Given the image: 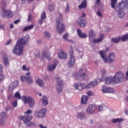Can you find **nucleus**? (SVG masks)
I'll use <instances>...</instances> for the list:
<instances>
[{"instance_id": "f257e3e1", "label": "nucleus", "mask_w": 128, "mask_h": 128, "mask_svg": "<svg viewBox=\"0 0 128 128\" xmlns=\"http://www.w3.org/2000/svg\"><path fill=\"white\" fill-rule=\"evenodd\" d=\"M118 2V0H111V7L112 8H115L116 12H117V16L118 18H124L126 16L124 12H128V2H124L120 3L118 8H116V4Z\"/></svg>"}, {"instance_id": "f03ea898", "label": "nucleus", "mask_w": 128, "mask_h": 128, "mask_svg": "<svg viewBox=\"0 0 128 128\" xmlns=\"http://www.w3.org/2000/svg\"><path fill=\"white\" fill-rule=\"evenodd\" d=\"M30 40V35L26 34L23 38H21L17 42V44L14 49L12 52L16 56H22L24 50V46Z\"/></svg>"}, {"instance_id": "7ed1b4c3", "label": "nucleus", "mask_w": 128, "mask_h": 128, "mask_svg": "<svg viewBox=\"0 0 128 128\" xmlns=\"http://www.w3.org/2000/svg\"><path fill=\"white\" fill-rule=\"evenodd\" d=\"M62 22V15L59 14V18L56 19V22L57 24L56 31L58 34L64 32L66 30L64 24Z\"/></svg>"}, {"instance_id": "20e7f679", "label": "nucleus", "mask_w": 128, "mask_h": 128, "mask_svg": "<svg viewBox=\"0 0 128 128\" xmlns=\"http://www.w3.org/2000/svg\"><path fill=\"white\" fill-rule=\"evenodd\" d=\"M22 100L25 104H26L28 103L29 108H32L36 104L34 100L31 96L26 97V96H22Z\"/></svg>"}, {"instance_id": "39448f33", "label": "nucleus", "mask_w": 128, "mask_h": 128, "mask_svg": "<svg viewBox=\"0 0 128 128\" xmlns=\"http://www.w3.org/2000/svg\"><path fill=\"white\" fill-rule=\"evenodd\" d=\"M124 78V73L122 72H117L114 77L113 78V80L114 82L116 84H120V82H122Z\"/></svg>"}, {"instance_id": "423d86ee", "label": "nucleus", "mask_w": 128, "mask_h": 128, "mask_svg": "<svg viewBox=\"0 0 128 128\" xmlns=\"http://www.w3.org/2000/svg\"><path fill=\"white\" fill-rule=\"evenodd\" d=\"M69 56L70 58L68 62V66L70 68H72V66H74V65L76 64V60H74V50L72 49V46H70V47Z\"/></svg>"}, {"instance_id": "0eeeda50", "label": "nucleus", "mask_w": 128, "mask_h": 128, "mask_svg": "<svg viewBox=\"0 0 128 128\" xmlns=\"http://www.w3.org/2000/svg\"><path fill=\"white\" fill-rule=\"evenodd\" d=\"M56 90L58 94H62V86L64 84L62 83V80L60 76H56Z\"/></svg>"}, {"instance_id": "6e6552de", "label": "nucleus", "mask_w": 128, "mask_h": 128, "mask_svg": "<svg viewBox=\"0 0 128 128\" xmlns=\"http://www.w3.org/2000/svg\"><path fill=\"white\" fill-rule=\"evenodd\" d=\"M46 110L42 108L39 111H36L34 112V116L37 118H46Z\"/></svg>"}, {"instance_id": "1a4fd4ad", "label": "nucleus", "mask_w": 128, "mask_h": 128, "mask_svg": "<svg viewBox=\"0 0 128 128\" xmlns=\"http://www.w3.org/2000/svg\"><path fill=\"white\" fill-rule=\"evenodd\" d=\"M20 118L23 122L24 124L26 126H27L30 120H32V116L30 115H24L22 116H20Z\"/></svg>"}, {"instance_id": "9d476101", "label": "nucleus", "mask_w": 128, "mask_h": 128, "mask_svg": "<svg viewBox=\"0 0 128 128\" xmlns=\"http://www.w3.org/2000/svg\"><path fill=\"white\" fill-rule=\"evenodd\" d=\"M116 54L114 53H111L110 54V55L106 57V61H104V62H108L109 64H112V62H114Z\"/></svg>"}, {"instance_id": "9b49d317", "label": "nucleus", "mask_w": 128, "mask_h": 128, "mask_svg": "<svg viewBox=\"0 0 128 128\" xmlns=\"http://www.w3.org/2000/svg\"><path fill=\"white\" fill-rule=\"evenodd\" d=\"M96 106L94 104H90L87 108H86V112L89 114H92L94 112L96 109Z\"/></svg>"}, {"instance_id": "f8f14e48", "label": "nucleus", "mask_w": 128, "mask_h": 128, "mask_svg": "<svg viewBox=\"0 0 128 128\" xmlns=\"http://www.w3.org/2000/svg\"><path fill=\"white\" fill-rule=\"evenodd\" d=\"M58 62L56 60L54 64H48L47 66L48 70L49 72H54L56 70V68L58 66Z\"/></svg>"}, {"instance_id": "ddd939ff", "label": "nucleus", "mask_w": 128, "mask_h": 128, "mask_svg": "<svg viewBox=\"0 0 128 128\" xmlns=\"http://www.w3.org/2000/svg\"><path fill=\"white\" fill-rule=\"evenodd\" d=\"M77 24L78 26H80L81 28H84L86 26V19H82V18H79L77 20Z\"/></svg>"}, {"instance_id": "4468645a", "label": "nucleus", "mask_w": 128, "mask_h": 128, "mask_svg": "<svg viewBox=\"0 0 128 128\" xmlns=\"http://www.w3.org/2000/svg\"><path fill=\"white\" fill-rule=\"evenodd\" d=\"M42 60H44V58H47L48 60H52V57H50V52H46V51H43L42 52Z\"/></svg>"}, {"instance_id": "2eb2a0df", "label": "nucleus", "mask_w": 128, "mask_h": 128, "mask_svg": "<svg viewBox=\"0 0 128 128\" xmlns=\"http://www.w3.org/2000/svg\"><path fill=\"white\" fill-rule=\"evenodd\" d=\"M2 12L4 14V16H6L7 18H10L12 16V12L10 10H3Z\"/></svg>"}, {"instance_id": "dca6fc26", "label": "nucleus", "mask_w": 128, "mask_h": 128, "mask_svg": "<svg viewBox=\"0 0 128 128\" xmlns=\"http://www.w3.org/2000/svg\"><path fill=\"white\" fill-rule=\"evenodd\" d=\"M84 84H82L80 82H78L74 85V88L76 90H84Z\"/></svg>"}, {"instance_id": "f3484780", "label": "nucleus", "mask_w": 128, "mask_h": 128, "mask_svg": "<svg viewBox=\"0 0 128 128\" xmlns=\"http://www.w3.org/2000/svg\"><path fill=\"white\" fill-rule=\"evenodd\" d=\"M46 18V12H42L41 14L40 18L38 20V24L42 25L44 24V20Z\"/></svg>"}, {"instance_id": "a211bd4d", "label": "nucleus", "mask_w": 128, "mask_h": 128, "mask_svg": "<svg viewBox=\"0 0 128 128\" xmlns=\"http://www.w3.org/2000/svg\"><path fill=\"white\" fill-rule=\"evenodd\" d=\"M98 84V81H92L87 84L85 86V88H94Z\"/></svg>"}, {"instance_id": "6ab92c4d", "label": "nucleus", "mask_w": 128, "mask_h": 128, "mask_svg": "<svg viewBox=\"0 0 128 128\" xmlns=\"http://www.w3.org/2000/svg\"><path fill=\"white\" fill-rule=\"evenodd\" d=\"M18 83L17 82H14L12 83L9 86L8 90L10 92H12L14 89L16 88L18 86Z\"/></svg>"}, {"instance_id": "aec40b11", "label": "nucleus", "mask_w": 128, "mask_h": 128, "mask_svg": "<svg viewBox=\"0 0 128 128\" xmlns=\"http://www.w3.org/2000/svg\"><path fill=\"white\" fill-rule=\"evenodd\" d=\"M104 40V34H100V38L97 39H94L92 40L93 44H98L101 42H102Z\"/></svg>"}, {"instance_id": "412c9836", "label": "nucleus", "mask_w": 128, "mask_h": 128, "mask_svg": "<svg viewBox=\"0 0 128 128\" xmlns=\"http://www.w3.org/2000/svg\"><path fill=\"white\" fill-rule=\"evenodd\" d=\"M77 34L80 38H86L88 37V36L82 32L80 29L77 30Z\"/></svg>"}, {"instance_id": "4be33fe9", "label": "nucleus", "mask_w": 128, "mask_h": 128, "mask_svg": "<svg viewBox=\"0 0 128 128\" xmlns=\"http://www.w3.org/2000/svg\"><path fill=\"white\" fill-rule=\"evenodd\" d=\"M99 54H100L104 62H106V52L101 50L99 52Z\"/></svg>"}, {"instance_id": "5701e85b", "label": "nucleus", "mask_w": 128, "mask_h": 128, "mask_svg": "<svg viewBox=\"0 0 128 128\" xmlns=\"http://www.w3.org/2000/svg\"><path fill=\"white\" fill-rule=\"evenodd\" d=\"M88 6V2H86V0H84L81 4L78 6V8L80 10H82V8H86V6Z\"/></svg>"}, {"instance_id": "b1692460", "label": "nucleus", "mask_w": 128, "mask_h": 128, "mask_svg": "<svg viewBox=\"0 0 128 128\" xmlns=\"http://www.w3.org/2000/svg\"><path fill=\"white\" fill-rule=\"evenodd\" d=\"M58 56L60 58H62L63 60H66L67 58L66 54L64 52H58Z\"/></svg>"}, {"instance_id": "393cba45", "label": "nucleus", "mask_w": 128, "mask_h": 128, "mask_svg": "<svg viewBox=\"0 0 128 128\" xmlns=\"http://www.w3.org/2000/svg\"><path fill=\"white\" fill-rule=\"evenodd\" d=\"M88 97L86 96H82L81 99V104H88Z\"/></svg>"}, {"instance_id": "a878e982", "label": "nucleus", "mask_w": 128, "mask_h": 128, "mask_svg": "<svg viewBox=\"0 0 128 128\" xmlns=\"http://www.w3.org/2000/svg\"><path fill=\"white\" fill-rule=\"evenodd\" d=\"M82 70H84V69L81 68L79 70V72L78 74V76H80V78H82V79H84V78H86V76H87L88 75H86V74L85 73H82Z\"/></svg>"}, {"instance_id": "bb28decb", "label": "nucleus", "mask_w": 128, "mask_h": 128, "mask_svg": "<svg viewBox=\"0 0 128 128\" xmlns=\"http://www.w3.org/2000/svg\"><path fill=\"white\" fill-rule=\"evenodd\" d=\"M77 118L79 120H82L84 118V112H78L76 115Z\"/></svg>"}, {"instance_id": "cd10ccee", "label": "nucleus", "mask_w": 128, "mask_h": 128, "mask_svg": "<svg viewBox=\"0 0 128 128\" xmlns=\"http://www.w3.org/2000/svg\"><path fill=\"white\" fill-rule=\"evenodd\" d=\"M36 84L39 86H44V81H42V80L40 79V78H38L36 80Z\"/></svg>"}, {"instance_id": "c85d7f7f", "label": "nucleus", "mask_w": 128, "mask_h": 128, "mask_svg": "<svg viewBox=\"0 0 128 128\" xmlns=\"http://www.w3.org/2000/svg\"><path fill=\"white\" fill-rule=\"evenodd\" d=\"M112 76H109L108 77H106L105 78V84H110L112 82Z\"/></svg>"}, {"instance_id": "c756f323", "label": "nucleus", "mask_w": 128, "mask_h": 128, "mask_svg": "<svg viewBox=\"0 0 128 128\" xmlns=\"http://www.w3.org/2000/svg\"><path fill=\"white\" fill-rule=\"evenodd\" d=\"M42 102L43 104L46 106L48 104V98H46V96H43Z\"/></svg>"}, {"instance_id": "7c9ffc66", "label": "nucleus", "mask_w": 128, "mask_h": 128, "mask_svg": "<svg viewBox=\"0 0 128 128\" xmlns=\"http://www.w3.org/2000/svg\"><path fill=\"white\" fill-rule=\"evenodd\" d=\"M34 24H31L28 26H26L23 29V32H27V30H32L34 28Z\"/></svg>"}, {"instance_id": "2f4dec72", "label": "nucleus", "mask_w": 128, "mask_h": 128, "mask_svg": "<svg viewBox=\"0 0 128 128\" xmlns=\"http://www.w3.org/2000/svg\"><path fill=\"white\" fill-rule=\"evenodd\" d=\"M124 122V118H117L113 119L112 122L114 124H116V122Z\"/></svg>"}, {"instance_id": "473e14b6", "label": "nucleus", "mask_w": 128, "mask_h": 128, "mask_svg": "<svg viewBox=\"0 0 128 128\" xmlns=\"http://www.w3.org/2000/svg\"><path fill=\"white\" fill-rule=\"evenodd\" d=\"M14 98H16L17 100H22V96H20V92H16L15 93L14 95Z\"/></svg>"}, {"instance_id": "72a5a7b5", "label": "nucleus", "mask_w": 128, "mask_h": 128, "mask_svg": "<svg viewBox=\"0 0 128 128\" xmlns=\"http://www.w3.org/2000/svg\"><path fill=\"white\" fill-rule=\"evenodd\" d=\"M1 116V119L2 120H6V118H8V115H6V113L4 112H2L0 114Z\"/></svg>"}, {"instance_id": "f704fd0d", "label": "nucleus", "mask_w": 128, "mask_h": 128, "mask_svg": "<svg viewBox=\"0 0 128 128\" xmlns=\"http://www.w3.org/2000/svg\"><path fill=\"white\" fill-rule=\"evenodd\" d=\"M88 36L90 38H94V36H96V33L94 32V31L92 30H90L88 33Z\"/></svg>"}, {"instance_id": "c9c22d12", "label": "nucleus", "mask_w": 128, "mask_h": 128, "mask_svg": "<svg viewBox=\"0 0 128 128\" xmlns=\"http://www.w3.org/2000/svg\"><path fill=\"white\" fill-rule=\"evenodd\" d=\"M111 40L112 42H114L115 44H116L118 42H120V38H112Z\"/></svg>"}, {"instance_id": "e433bc0d", "label": "nucleus", "mask_w": 128, "mask_h": 128, "mask_svg": "<svg viewBox=\"0 0 128 128\" xmlns=\"http://www.w3.org/2000/svg\"><path fill=\"white\" fill-rule=\"evenodd\" d=\"M26 80L28 84H32L34 80H32V78L30 76H28L26 79Z\"/></svg>"}, {"instance_id": "4c0bfd02", "label": "nucleus", "mask_w": 128, "mask_h": 128, "mask_svg": "<svg viewBox=\"0 0 128 128\" xmlns=\"http://www.w3.org/2000/svg\"><path fill=\"white\" fill-rule=\"evenodd\" d=\"M27 126H36V122H30L27 125H26Z\"/></svg>"}, {"instance_id": "58836bf2", "label": "nucleus", "mask_w": 128, "mask_h": 128, "mask_svg": "<svg viewBox=\"0 0 128 128\" xmlns=\"http://www.w3.org/2000/svg\"><path fill=\"white\" fill-rule=\"evenodd\" d=\"M4 62L5 66H8V64H10V62H8V58H4Z\"/></svg>"}, {"instance_id": "ea45409f", "label": "nucleus", "mask_w": 128, "mask_h": 128, "mask_svg": "<svg viewBox=\"0 0 128 128\" xmlns=\"http://www.w3.org/2000/svg\"><path fill=\"white\" fill-rule=\"evenodd\" d=\"M122 42H126L128 40V34H126L121 38Z\"/></svg>"}, {"instance_id": "a19ab883", "label": "nucleus", "mask_w": 128, "mask_h": 128, "mask_svg": "<svg viewBox=\"0 0 128 128\" xmlns=\"http://www.w3.org/2000/svg\"><path fill=\"white\" fill-rule=\"evenodd\" d=\"M108 87H106V86H104L102 87V92H104V93H108Z\"/></svg>"}, {"instance_id": "79ce46f5", "label": "nucleus", "mask_w": 128, "mask_h": 128, "mask_svg": "<svg viewBox=\"0 0 128 128\" xmlns=\"http://www.w3.org/2000/svg\"><path fill=\"white\" fill-rule=\"evenodd\" d=\"M68 33H66L63 36L64 40H68V42H70L71 40H68Z\"/></svg>"}, {"instance_id": "37998d69", "label": "nucleus", "mask_w": 128, "mask_h": 128, "mask_svg": "<svg viewBox=\"0 0 128 128\" xmlns=\"http://www.w3.org/2000/svg\"><path fill=\"white\" fill-rule=\"evenodd\" d=\"M22 69L23 70L28 72V70H30V67H28V68H26V65H24L22 66Z\"/></svg>"}, {"instance_id": "c03bdc74", "label": "nucleus", "mask_w": 128, "mask_h": 128, "mask_svg": "<svg viewBox=\"0 0 128 128\" xmlns=\"http://www.w3.org/2000/svg\"><path fill=\"white\" fill-rule=\"evenodd\" d=\"M44 36L46 38H50V34L48 32H44Z\"/></svg>"}, {"instance_id": "a18cd8bd", "label": "nucleus", "mask_w": 128, "mask_h": 128, "mask_svg": "<svg viewBox=\"0 0 128 128\" xmlns=\"http://www.w3.org/2000/svg\"><path fill=\"white\" fill-rule=\"evenodd\" d=\"M108 92L110 94H114V88H108Z\"/></svg>"}, {"instance_id": "49530a36", "label": "nucleus", "mask_w": 128, "mask_h": 128, "mask_svg": "<svg viewBox=\"0 0 128 128\" xmlns=\"http://www.w3.org/2000/svg\"><path fill=\"white\" fill-rule=\"evenodd\" d=\"M28 20V22H30L32 20V14H29Z\"/></svg>"}, {"instance_id": "de8ad7c7", "label": "nucleus", "mask_w": 128, "mask_h": 128, "mask_svg": "<svg viewBox=\"0 0 128 128\" xmlns=\"http://www.w3.org/2000/svg\"><path fill=\"white\" fill-rule=\"evenodd\" d=\"M104 110V106L102 105H100L98 106V112H102Z\"/></svg>"}, {"instance_id": "09e8293b", "label": "nucleus", "mask_w": 128, "mask_h": 128, "mask_svg": "<svg viewBox=\"0 0 128 128\" xmlns=\"http://www.w3.org/2000/svg\"><path fill=\"white\" fill-rule=\"evenodd\" d=\"M26 78H27V77L26 76H22L20 77V80L22 82H26Z\"/></svg>"}, {"instance_id": "8fccbe9b", "label": "nucleus", "mask_w": 128, "mask_h": 128, "mask_svg": "<svg viewBox=\"0 0 128 128\" xmlns=\"http://www.w3.org/2000/svg\"><path fill=\"white\" fill-rule=\"evenodd\" d=\"M13 108H16L18 106V101L15 100L12 102Z\"/></svg>"}, {"instance_id": "3c124183", "label": "nucleus", "mask_w": 128, "mask_h": 128, "mask_svg": "<svg viewBox=\"0 0 128 128\" xmlns=\"http://www.w3.org/2000/svg\"><path fill=\"white\" fill-rule=\"evenodd\" d=\"M24 114H32V112L30 110H28L27 111L24 112Z\"/></svg>"}, {"instance_id": "603ef678", "label": "nucleus", "mask_w": 128, "mask_h": 128, "mask_svg": "<svg viewBox=\"0 0 128 128\" xmlns=\"http://www.w3.org/2000/svg\"><path fill=\"white\" fill-rule=\"evenodd\" d=\"M4 80V76L2 74H0V82H2Z\"/></svg>"}, {"instance_id": "864d4df0", "label": "nucleus", "mask_w": 128, "mask_h": 128, "mask_svg": "<svg viewBox=\"0 0 128 128\" xmlns=\"http://www.w3.org/2000/svg\"><path fill=\"white\" fill-rule=\"evenodd\" d=\"M70 12V6H68V4H67L65 12Z\"/></svg>"}, {"instance_id": "5fc2aeb1", "label": "nucleus", "mask_w": 128, "mask_h": 128, "mask_svg": "<svg viewBox=\"0 0 128 128\" xmlns=\"http://www.w3.org/2000/svg\"><path fill=\"white\" fill-rule=\"evenodd\" d=\"M48 10H50V12H53L54 10V6H52V5H50L48 6Z\"/></svg>"}, {"instance_id": "6e6d98bb", "label": "nucleus", "mask_w": 128, "mask_h": 128, "mask_svg": "<svg viewBox=\"0 0 128 128\" xmlns=\"http://www.w3.org/2000/svg\"><path fill=\"white\" fill-rule=\"evenodd\" d=\"M4 119H2L0 120V126H4Z\"/></svg>"}, {"instance_id": "4d7b16f0", "label": "nucleus", "mask_w": 128, "mask_h": 128, "mask_svg": "<svg viewBox=\"0 0 128 128\" xmlns=\"http://www.w3.org/2000/svg\"><path fill=\"white\" fill-rule=\"evenodd\" d=\"M96 14H97V16H100V18H102V14L100 11H98L96 12Z\"/></svg>"}, {"instance_id": "13d9d810", "label": "nucleus", "mask_w": 128, "mask_h": 128, "mask_svg": "<svg viewBox=\"0 0 128 128\" xmlns=\"http://www.w3.org/2000/svg\"><path fill=\"white\" fill-rule=\"evenodd\" d=\"M86 14L84 12H83L82 14V16H80V18H86Z\"/></svg>"}, {"instance_id": "bf43d9fd", "label": "nucleus", "mask_w": 128, "mask_h": 128, "mask_svg": "<svg viewBox=\"0 0 128 128\" xmlns=\"http://www.w3.org/2000/svg\"><path fill=\"white\" fill-rule=\"evenodd\" d=\"M86 94L88 96H92V92L91 91H89L87 92Z\"/></svg>"}, {"instance_id": "052dcab7", "label": "nucleus", "mask_w": 128, "mask_h": 128, "mask_svg": "<svg viewBox=\"0 0 128 128\" xmlns=\"http://www.w3.org/2000/svg\"><path fill=\"white\" fill-rule=\"evenodd\" d=\"M20 22V19L16 20L14 22V24H18Z\"/></svg>"}, {"instance_id": "680f3d73", "label": "nucleus", "mask_w": 128, "mask_h": 128, "mask_svg": "<svg viewBox=\"0 0 128 128\" xmlns=\"http://www.w3.org/2000/svg\"><path fill=\"white\" fill-rule=\"evenodd\" d=\"M4 70V67L2 66V64H0V72H2Z\"/></svg>"}, {"instance_id": "e2e57ef3", "label": "nucleus", "mask_w": 128, "mask_h": 128, "mask_svg": "<svg viewBox=\"0 0 128 128\" xmlns=\"http://www.w3.org/2000/svg\"><path fill=\"white\" fill-rule=\"evenodd\" d=\"M10 42H12V40H9L7 41V42L6 43V46H8V44H10Z\"/></svg>"}, {"instance_id": "0e129e2a", "label": "nucleus", "mask_w": 128, "mask_h": 128, "mask_svg": "<svg viewBox=\"0 0 128 128\" xmlns=\"http://www.w3.org/2000/svg\"><path fill=\"white\" fill-rule=\"evenodd\" d=\"M109 50H110V48L108 47H107L106 48V49H105L106 51H104V52H108Z\"/></svg>"}, {"instance_id": "69168bd1", "label": "nucleus", "mask_w": 128, "mask_h": 128, "mask_svg": "<svg viewBox=\"0 0 128 128\" xmlns=\"http://www.w3.org/2000/svg\"><path fill=\"white\" fill-rule=\"evenodd\" d=\"M100 0H96V4H100Z\"/></svg>"}, {"instance_id": "338daca9", "label": "nucleus", "mask_w": 128, "mask_h": 128, "mask_svg": "<svg viewBox=\"0 0 128 128\" xmlns=\"http://www.w3.org/2000/svg\"><path fill=\"white\" fill-rule=\"evenodd\" d=\"M124 112H125L126 114L128 116V110H126Z\"/></svg>"}, {"instance_id": "774afa93", "label": "nucleus", "mask_w": 128, "mask_h": 128, "mask_svg": "<svg viewBox=\"0 0 128 128\" xmlns=\"http://www.w3.org/2000/svg\"><path fill=\"white\" fill-rule=\"evenodd\" d=\"M102 74H104L106 73V70H103L102 72Z\"/></svg>"}]
</instances>
